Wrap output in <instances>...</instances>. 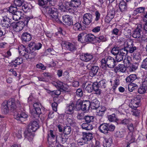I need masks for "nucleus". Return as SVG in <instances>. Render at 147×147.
<instances>
[{"label": "nucleus", "mask_w": 147, "mask_h": 147, "mask_svg": "<svg viewBox=\"0 0 147 147\" xmlns=\"http://www.w3.org/2000/svg\"><path fill=\"white\" fill-rule=\"evenodd\" d=\"M95 36L92 34H89L86 35V42H91L94 41L95 40Z\"/></svg>", "instance_id": "30"}, {"label": "nucleus", "mask_w": 147, "mask_h": 147, "mask_svg": "<svg viewBox=\"0 0 147 147\" xmlns=\"http://www.w3.org/2000/svg\"><path fill=\"white\" fill-rule=\"evenodd\" d=\"M23 59L20 57H17L15 60L12 61V63L16 67V65H20L23 62Z\"/></svg>", "instance_id": "40"}, {"label": "nucleus", "mask_w": 147, "mask_h": 147, "mask_svg": "<svg viewBox=\"0 0 147 147\" xmlns=\"http://www.w3.org/2000/svg\"><path fill=\"white\" fill-rule=\"evenodd\" d=\"M145 7H141L136 9V10L134 11V14H136L138 13H142L145 10Z\"/></svg>", "instance_id": "57"}, {"label": "nucleus", "mask_w": 147, "mask_h": 147, "mask_svg": "<svg viewBox=\"0 0 147 147\" xmlns=\"http://www.w3.org/2000/svg\"><path fill=\"white\" fill-rule=\"evenodd\" d=\"M17 7H16L13 6H10L9 8L8 11L7 12V16H10L11 13L13 14L16 13V11H17Z\"/></svg>", "instance_id": "31"}, {"label": "nucleus", "mask_w": 147, "mask_h": 147, "mask_svg": "<svg viewBox=\"0 0 147 147\" xmlns=\"http://www.w3.org/2000/svg\"><path fill=\"white\" fill-rule=\"evenodd\" d=\"M78 40L82 43L86 42V35L83 33L80 34L78 36Z\"/></svg>", "instance_id": "34"}, {"label": "nucleus", "mask_w": 147, "mask_h": 147, "mask_svg": "<svg viewBox=\"0 0 147 147\" xmlns=\"http://www.w3.org/2000/svg\"><path fill=\"white\" fill-rule=\"evenodd\" d=\"M23 14L21 11H18L13 14L11 13V15L9 16L11 17V19L13 18L14 20L18 21L23 18V16H22Z\"/></svg>", "instance_id": "14"}, {"label": "nucleus", "mask_w": 147, "mask_h": 147, "mask_svg": "<svg viewBox=\"0 0 147 147\" xmlns=\"http://www.w3.org/2000/svg\"><path fill=\"white\" fill-rule=\"evenodd\" d=\"M55 133L51 130H50L48 132V140L51 139V138H54L55 137Z\"/></svg>", "instance_id": "52"}, {"label": "nucleus", "mask_w": 147, "mask_h": 147, "mask_svg": "<svg viewBox=\"0 0 147 147\" xmlns=\"http://www.w3.org/2000/svg\"><path fill=\"white\" fill-rule=\"evenodd\" d=\"M11 17L7 15L3 17L1 21V25L4 30H7L8 31L9 30L11 22Z\"/></svg>", "instance_id": "5"}, {"label": "nucleus", "mask_w": 147, "mask_h": 147, "mask_svg": "<svg viewBox=\"0 0 147 147\" xmlns=\"http://www.w3.org/2000/svg\"><path fill=\"white\" fill-rule=\"evenodd\" d=\"M71 131V128L70 127L68 126H65L63 129V134L66 135H69L70 134Z\"/></svg>", "instance_id": "49"}, {"label": "nucleus", "mask_w": 147, "mask_h": 147, "mask_svg": "<svg viewBox=\"0 0 147 147\" xmlns=\"http://www.w3.org/2000/svg\"><path fill=\"white\" fill-rule=\"evenodd\" d=\"M63 21L65 24L69 26L71 25L73 23L71 17L69 15H65L62 17Z\"/></svg>", "instance_id": "19"}, {"label": "nucleus", "mask_w": 147, "mask_h": 147, "mask_svg": "<svg viewBox=\"0 0 147 147\" xmlns=\"http://www.w3.org/2000/svg\"><path fill=\"white\" fill-rule=\"evenodd\" d=\"M78 142L79 145H83L86 143H88V142L83 137L81 139H79L78 140Z\"/></svg>", "instance_id": "58"}, {"label": "nucleus", "mask_w": 147, "mask_h": 147, "mask_svg": "<svg viewBox=\"0 0 147 147\" xmlns=\"http://www.w3.org/2000/svg\"><path fill=\"white\" fill-rule=\"evenodd\" d=\"M82 110L83 111H86L89 110L90 106V102L89 100H83L82 102Z\"/></svg>", "instance_id": "18"}, {"label": "nucleus", "mask_w": 147, "mask_h": 147, "mask_svg": "<svg viewBox=\"0 0 147 147\" xmlns=\"http://www.w3.org/2000/svg\"><path fill=\"white\" fill-rule=\"evenodd\" d=\"M138 64L137 63H135L134 64H130L128 66L129 70L130 71H133L136 70L138 67Z\"/></svg>", "instance_id": "38"}, {"label": "nucleus", "mask_w": 147, "mask_h": 147, "mask_svg": "<svg viewBox=\"0 0 147 147\" xmlns=\"http://www.w3.org/2000/svg\"><path fill=\"white\" fill-rule=\"evenodd\" d=\"M120 52L118 47H114L111 51V53L114 55H116Z\"/></svg>", "instance_id": "61"}, {"label": "nucleus", "mask_w": 147, "mask_h": 147, "mask_svg": "<svg viewBox=\"0 0 147 147\" xmlns=\"http://www.w3.org/2000/svg\"><path fill=\"white\" fill-rule=\"evenodd\" d=\"M82 18L83 24L88 25L92 22L93 16L90 13H86L83 16Z\"/></svg>", "instance_id": "10"}, {"label": "nucleus", "mask_w": 147, "mask_h": 147, "mask_svg": "<svg viewBox=\"0 0 147 147\" xmlns=\"http://www.w3.org/2000/svg\"><path fill=\"white\" fill-rule=\"evenodd\" d=\"M24 2L23 0H14V4L16 6L20 7Z\"/></svg>", "instance_id": "60"}, {"label": "nucleus", "mask_w": 147, "mask_h": 147, "mask_svg": "<svg viewBox=\"0 0 147 147\" xmlns=\"http://www.w3.org/2000/svg\"><path fill=\"white\" fill-rule=\"evenodd\" d=\"M100 89L101 88L97 86V82L94 83L93 90L95 94L100 95L102 92V90Z\"/></svg>", "instance_id": "27"}, {"label": "nucleus", "mask_w": 147, "mask_h": 147, "mask_svg": "<svg viewBox=\"0 0 147 147\" xmlns=\"http://www.w3.org/2000/svg\"><path fill=\"white\" fill-rule=\"evenodd\" d=\"M115 70L117 72H120L124 73L126 70V68L124 65L120 64L115 67Z\"/></svg>", "instance_id": "28"}, {"label": "nucleus", "mask_w": 147, "mask_h": 147, "mask_svg": "<svg viewBox=\"0 0 147 147\" xmlns=\"http://www.w3.org/2000/svg\"><path fill=\"white\" fill-rule=\"evenodd\" d=\"M133 45V41L131 39H127L126 40L124 43V48L126 49H127L129 47H130L131 46Z\"/></svg>", "instance_id": "35"}, {"label": "nucleus", "mask_w": 147, "mask_h": 147, "mask_svg": "<svg viewBox=\"0 0 147 147\" xmlns=\"http://www.w3.org/2000/svg\"><path fill=\"white\" fill-rule=\"evenodd\" d=\"M17 31L18 32L22 30L25 26V24L22 21H20L17 23Z\"/></svg>", "instance_id": "42"}, {"label": "nucleus", "mask_w": 147, "mask_h": 147, "mask_svg": "<svg viewBox=\"0 0 147 147\" xmlns=\"http://www.w3.org/2000/svg\"><path fill=\"white\" fill-rule=\"evenodd\" d=\"M119 7L121 11H125L126 10L127 7V4L124 1H121L119 3Z\"/></svg>", "instance_id": "32"}, {"label": "nucleus", "mask_w": 147, "mask_h": 147, "mask_svg": "<svg viewBox=\"0 0 147 147\" xmlns=\"http://www.w3.org/2000/svg\"><path fill=\"white\" fill-rule=\"evenodd\" d=\"M84 119L87 123H90L93 121L94 117L93 116L86 115L84 117Z\"/></svg>", "instance_id": "50"}, {"label": "nucleus", "mask_w": 147, "mask_h": 147, "mask_svg": "<svg viewBox=\"0 0 147 147\" xmlns=\"http://www.w3.org/2000/svg\"><path fill=\"white\" fill-rule=\"evenodd\" d=\"M19 52L20 54L25 57L26 58V56L28 53L27 49H26L24 46L21 45L19 48Z\"/></svg>", "instance_id": "23"}, {"label": "nucleus", "mask_w": 147, "mask_h": 147, "mask_svg": "<svg viewBox=\"0 0 147 147\" xmlns=\"http://www.w3.org/2000/svg\"><path fill=\"white\" fill-rule=\"evenodd\" d=\"M122 28L121 31L123 32V34L126 36L127 37L130 36L131 34V31L130 29L128 27L125 26H121Z\"/></svg>", "instance_id": "20"}, {"label": "nucleus", "mask_w": 147, "mask_h": 147, "mask_svg": "<svg viewBox=\"0 0 147 147\" xmlns=\"http://www.w3.org/2000/svg\"><path fill=\"white\" fill-rule=\"evenodd\" d=\"M140 102V96H137L131 100L129 106L132 109H136L139 106Z\"/></svg>", "instance_id": "7"}, {"label": "nucleus", "mask_w": 147, "mask_h": 147, "mask_svg": "<svg viewBox=\"0 0 147 147\" xmlns=\"http://www.w3.org/2000/svg\"><path fill=\"white\" fill-rule=\"evenodd\" d=\"M65 7L67 10H69L71 9L73 6V5L72 4L71 2L66 1L65 3Z\"/></svg>", "instance_id": "59"}, {"label": "nucleus", "mask_w": 147, "mask_h": 147, "mask_svg": "<svg viewBox=\"0 0 147 147\" xmlns=\"http://www.w3.org/2000/svg\"><path fill=\"white\" fill-rule=\"evenodd\" d=\"M101 62L102 67L103 68L106 65L109 68H113L115 65L116 62L114 58L110 56L102 59Z\"/></svg>", "instance_id": "3"}, {"label": "nucleus", "mask_w": 147, "mask_h": 147, "mask_svg": "<svg viewBox=\"0 0 147 147\" xmlns=\"http://www.w3.org/2000/svg\"><path fill=\"white\" fill-rule=\"evenodd\" d=\"M73 6L75 7L79 6L81 3L80 0H71Z\"/></svg>", "instance_id": "54"}, {"label": "nucleus", "mask_w": 147, "mask_h": 147, "mask_svg": "<svg viewBox=\"0 0 147 147\" xmlns=\"http://www.w3.org/2000/svg\"><path fill=\"white\" fill-rule=\"evenodd\" d=\"M38 4L42 6L44 11L46 12L49 15V18L53 20H55L58 22L59 20L58 18V12L57 9L54 7L47 5L46 4L47 2L46 0H38Z\"/></svg>", "instance_id": "1"}, {"label": "nucleus", "mask_w": 147, "mask_h": 147, "mask_svg": "<svg viewBox=\"0 0 147 147\" xmlns=\"http://www.w3.org/2000/svg\"><path fill=\"white\" fill-rule=\"evenodd\" d=\"M127 53V51L125 48L122 49L120 50V52L116 55V60L117 62H120L122 61L124 57Z\"/></svg>", "instance_id": "8"}, {"label": "nucleus", "mask_w": 147, "mask_h": 147, "mask_svg": "<svg viewBox=\"0 0 147 147\" xmlns=\"http://www.w3.org/2000/svg\"><path fill=\"white\" fill-rule=\"evenodd\" d=\"M22 38L23 41L28 42L31 40L32 37L30 34L28 32H25L22 34Z\"/></svg>", "instance_id": "25"}, {"label": "nucleus", "mask_w": 147, "mask_h": 147, "mask_svg": "<svg viewBox=\"0 0 147 147\" xmlns=\"http://www.w3.org/2000/svg\"><path fill=\"white\" fill-rule=\"evenodd\" d=\"M120 80L118 78H116L114 80L113 86L112 87L113 91L114 92L116 88L119 84Z\"/></svg>", "instance_id": "43"}, {"label": "nucleus", "mask_w": 147, "mask_h": 147, "mask_svg": "<svg viewBox=\"0 0 147 147\" xmlns=\"http://www.w3.org/2000/svg\"><path fill=\"white\" fill-rule=\"evenodd\" d=\"M126 139L128 140L129 144H127V147H129V144L130 143L134 142L135 140V139L131 135L129 134L126 137Z\"/></svg>", "instance_id": "48"}, {"label": "nucleus", "mask_w": 147, "mask_h": 147, "mask_svg": "<svg viewBox=\"0 0 147 147\" xmlns=\"http://www.w3.org/2000/svg\"><path fill=\"white\" fill-rule=\"evenodd\" d=\"M93 56L89 53H84L80 55V59L83 61L87 62L93 58Z\"/></svg>", "instance_id": "16"}, {"label": "nucleus", "mask_w": 147, "mask_h": 147, "mask_svg": "<svg viewBox=\"0 0 147 147\" xmlns=\"http://www.w3.org/2000/svg\"><path fill=\"white\" fill-rule=\"evenodd\" d=\"M68 138L67 136L64 134H59L56 137V142L64 144L67 141Z\"/></svg>", "instance_id": "12"}, {"label": "nucleus", "mask_w": 147, "mask_h": 147, "mask_svg": "<svg viewBox=\"0 0 147 147\" xmlns=\"http://www.w3.org/2000/svg\"><path fill=\"white\" fill-rule=\"evenodd\" d=\"M97 86L101 88H104L106 87L107 86L105 81L104 80H103L100 81L98 83L97 82Z\"/></svg>", "instance_id": "46"}, {"label": "nucleus", "mask_w": 147, "mask_h": 147, "mask_svg": "<svg viewBox=\"0 0 147 147\" xmlns=\"http://www.w3.org/2000/svg\"><path fill=\"white\" fill-rule=\"evenodd\" d=\"M115 128V126L112 124L103 123L100 126L99 129L101 132L107 134L108 133L109 131H113Z\"/></svg>", "instance_id": "4"}, {"label": "nucleus", "mask_w": 147, "mask_h": 147, "mask_svg": "<svg viewBox=\"0 0 147 147\" xmlns=\"http://www.w3.org/2000/svg\"><path fill=\"white\" fill-rule=\"evenodd\" d=\"M33 106L35 111L34 115L38 117L39 115L44 112V108L42 107L40 104L38 102L35 103L33 105Z\"/></svg>", "instance_id": "6"}, {"label": "nucleus", "mask_w": 147, "mask_h": 147, "mask_svg": "<svg viewBox=\"0 0 147 147\" xmlns=\"http://www.w3.org/2000/svg\"><path fill=\"white\" fill-rule=\"evenodd\" d=\"M30 3L24 2L22 5L19 7V9L26 12L30 9Z\"/></svg>", "instance_id": "22"}, {"label": "nucleus", "mask_w": 147, "mask_h": 147, "mask_svg": "<svg viewBox=\"0 0 147 147\" xmlns=\"http://www.w3.org/2000/svg\"><path fill=\"white\" fill-rule=\"evenodd\" d=\"M138 88V86L136 84L134 83H131L128 85V90L130 92H132L133 90L136 89Z\"/></svg>", "instance_id": "45"}, {"label": "nucleus", "mask_w": 147, "mask_h": 147, "mask_svg": "<svg viewBox=\"0 0 147 147\" xmlns=\"http://www.w3.org/2000/svg\"><path fill=\"white\" fill-rule=\"evenodd\" d=\"M91 71L90 72V74L92 76H95L98 72L99 67L96 66H92Z\"/></svg>", "instance_id": "41"}, {"label": "nucleus", "mask_w": 147, "mask_h": 147, "mask_svg": "<svg viewBox=\"0 0 147 147\" xmlns=\"http://www.w3.org/2000/svg\"><path fill=\"white\" fill-rule=\"evenodd\" d=\"M131 120L128 119H124L120 120V123L124 125H128L129 123L131 122Z\"/></svg>", "instance_id": "51"}, {"label": "nucleus", "mask_w": 147, "mask_h": 147, "mask_svg": "<svg viewBox=\"0 0 147 147\" xmlns=\"http://www.w3.org/2000/svg\"><path fill=\"white\" fill-rule=\"evenodd\" d=\"M137 78V76L136 74H132L127 77L126 79L127 82H132Z\"/></svg>", "instance_id": "36"}, {"label": "nucleus", "mask_w": 147, "mask_h": 147, "mask_svg": "<svg viewBox=\"0 0 147 147\" xmlns=\"http://www.w3.org/2000/svg\"><path fill=\"white\" fill-rule=\"evenodd\" d=\"M16 106L13 100L4 101L2 104L1 110L5 114L7 113L10 110L15 113Z\"/></svg>", "instance_id": "2"}, {"label": "nucleus", "mask_w": 147, "mask_h": 147, "mask_svg": "<svg viewBox=\"0 0 147 147\" xmlns=\"http://www.w3.org/2000/svg\"><path fill=\"white\" fill-rule=\"evenodd\" d=\"M99 102L95 98L92 100L90 106L92 109H96L99 107Z\"/></svg>", "instance_id": "21"}, {"label": "nucleus", "mask_w": 147, "mask_h": 147, "mask_svg": "<svg viewBox=\"0 0 147 147\" xmlns=\"http://www.w3.org/2000/svg\"><path fill=\"white\" fill-rule=\"evenodd\" d=\"M28 117V115L23 112H16L14 115V118L17 120L21 122L24 121L25 119L27 118Z\"/></svg>", "instance_id": "9"}, {"label": "nucleus", "mask_w": 147, "mask_h": 147, "mask_svg": "<svg viewBox=\"0 0 147 147\" xmlns=\"http://www.w3.org/2000/svg\"><path fill=\"white\" fill-rule=\"evenodd\" d=\"M64 46L67 50L71 51H73L76 50V47L74 44L68 42L64 43Z\"/></svg>", "instance_id": "15"}, {"label": "nucleus", "mask_w": 147, "mask_h": 147, "mask_svg": "<svg viewBox=\"0 0 147 147\" xmlns=\"http://www.w3.org/2000/svg\"><path fill=\"white\" fill-rule=\"evenodd\" d=\"M126 132L125 130L123 131H117L115 134L116 136L118 137L121 138L123 137L126 134Z\"/></svg>", "instance_id": "44"}, {"label": "nucleus", "mask_w": 147, "mask_h": 147, "mask_svg": "<svg viewBox=\"0 0 147 147\" xmlns=\"http://www.w3.org/2000/svg\"><path fill=\"white\" fill-rule=\"evenodd\" d=\"M81 25L78 23L75 24L73 26V29L76 31H80L81 29Z\"/></svg>", "instance_id": "56"}, {"label": "nucleus", "mask_w": 147, "mask_h": 147, "mask_svg": "<svg viewBox=\"0 0 147 147\" xmlns=\"http://www.w3.org/2000/svg\"><path fill=\"white\" fill-rule=\"evenodd\" d=\"M94 83L88 84L85 88V90L88 92H91L93 90Z\"/></svg>", "instance_id": "47"}, {"label": "nucleus", "mask_w": 147, "mask_h": 147, "mask_svg": "<svg viewBox=\"0 0 147 147\" xmlns=\"http://www.w3.org/2000/svg\"><path fill=\"white\" fill-rule=\"evenodd\" d=\"M141 25H138L136 28L132 32V36L136 38H141Z\"/></svg>", "instance_id": "11"}, {"label": "nucleus", "mask_w": 147, "mask_h": 147, "mask_svg": "<svg viewBox=\"0 0 147 147\" xmlns=\"http://www.w3.org/2000/svg\"><path fill=\"white\" fill-rule=\"evenodd\" d=\"M37 55V53L36 52H32L31 53H28L26 56V59H31L34 58Z\"/></svg>", "instance_id": "39"}, {"label": "nucleus", "mask_w": 147, "mask_h": 147, "mask_svg": "<svg viewBox=\"0 0 147 147\" xmlns=\"http://www.w3.org/2000/svg\"><path fill=\"white\" fill-rule=\"evenodd\" d=\"M147 89L146 87L142 85L138 88V92L140 94H143L145 93Z\"/></svg>", "instance_id": "53"}, {"label": "nucleus", "mask_w": 147, "mask_h": 147, "mask_svg": "<svg viewBox=\"0 0 147 147\" xmlns=\"http://www.w3.org/2000/svg\"><path fill=\"white\" fill-rule=\"evenodd\" d=\"M111 139L110 138L105 139V144L106 147H110L111 146Z\"/></svg>", "instance_id": "64"}, {"label": "nucleus", "mask_w": 147, "mask_h": 147, "mask_svg": "<svg viewBox=\"0 0 147 147\" xmlns=\"http://www.w3.org/2000/svg\"><path fill=\"white\" fill-rule=\"evenodd\" d=\"M39 127L38 122L36 121H33L30 123L28 129H29V131L35 132Z\"/></svg>", "instance_id": "13"}, {"label": "nucleus", "mask_w": 147, "mask_h": 147, "mask_svg": "<svg viewBox=\"0 0 147 147\" xmlns=\"http://www.w3.org/2000/svg\"><path fill=\"white\" fill-rule=\"evenodd\" d=\"M107 15L113 18L114 17L115 11L114 9L111 5H109L108 7Z\"/></svg>", "instance_id": "26"}, {"label": "nucleus", "mask_w": 147, "mask_h": 147, "mask_svg": "<svg viewBox=\"0 0 147 147\" xmlns=\"http://www.w3.org/2000/svg\"><path fill=\"white\" fill-rule=\"evenodd\" d=\"M33 131H29L28 129L26 130L24 132V134L26 138L27 139L30 141H32L34 137V133Z\"/></svg>", "instance_id": "17"}, {"label": "nucleus", "mask_w": 147, "mask_h": 147, "mask_svg": "<svg viewBox=\"0 0 147 147\" xmlns=\"http://www.w3.org/2000/svg\"><path fill=\"white\" fill-rule=\"evenodd\" d=\"M141 67L142 68L147 69V57L143 61Z\"/></svg>", "instance_id": "63"}, {"label": "nucleus", "mask_w": 147, "mask_h": 147, "mask_svg": "<svg viewBox=\"0 0 147 147\" xmlns=\"http://www.w3.org/2000/svg\"><path fill=\"white\" fill-rule=\"evenodd\" d=\"M108 118L109 121L111 122L115 121L117 120L115 114H113L108 116Z\"/></svg>", "instance_id": "55"}, {"label": "nucleus", "mask_w": 147, "mask_h": 147, "mask_svg": "<svg viewBox=\"0 0 147 147\" xmlns=\"http://www.w3.org/2000/svg\"><path fill=\"white\" fill-rule=\"evenodd\" d=\"M83 137L88 142H90V141H92L91 140L93 138L92 135L91 133H87L85 132H83Z\"/></svg>", "instance_id": "29"}, {"label": "nucleus", "mask_w": 147, "mask_h": 147, "mask_svg": "<svg viewBox=\"0 0 147 147\" xmlns=\"http://www.w3.org/2000/svg\"><path fill=\"white\" fill-rule=\"evenodd\" d=\"M106 108L104 106H99L97 109V115L100 116H102L106 110Z\"/></svg>", "instance_id": "24"}, {"label": "nucleus", "mask_w": 147, "mask_h": 147, "mask_svg": "<svg viewBox=\"0 0 147 147\" xmlns=\"http://www.w3.org/2000/svg\"><path fill=\"white\" fill-rule=\"evenodd\" d=\"M75 108V105L73 102L69 104V105L67 107V111L69 112V114L73 113Z\"/></svg>", "instance_id": "37"}, {"label": "nucleus", "mask_w": 147, "mask_h": 147, "mask_svg": "<svg viewBox=\"0 0 147 147\" xmlns=\"http://www.w3.org/2000/svg\"><path fill=\"white\" fill-rule=\"evenodd\" d=\"M81 127L83 129L87 130H92L93 128V127L91 124H89L87 123H83L81 125Z\"/></svg>", "instance_id": "33"}, {"label": "nucleus", "mask_w": 147, "mask_h": 147, "mask_svg": "<svg viewBox=\"0 0 147 147\" xmlns=\"http://www.w3.org/2000/svg\"><path fill=\"white\" fill-rule=\"evenodd\" d=\"M67 125H75V122L74 120L68 117L67 119Z\"/></svg>", "instance_id": "62"}]
</instances>
